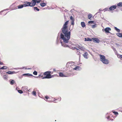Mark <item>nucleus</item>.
<instances>
[{"label":"nucleus","instance_id":"obj_43","mask_svg":"<svg viewBox=\"0 0 122 122\" xmlns=\"http://www.w3.org/2000/svg\"><path fill=\"white\" fill-rule=\"evenodd\" d=\"M102 11V10L101 9H100L99 10V11Z\"/></svg>","mask_w":122,"mask_h":122},{"label":"nucleus","instance_id":"obj_47","mask_svg":"<svg viewBox=\"0 0 122 122\" xmlns=\"http://www.w3.org/2000/svg\"><path fill=\"white\" fill-rule=\"evenodd\" d=\"M41 76V75H40L39 76Z\"/></svg>","mask_w":122,"mask_h":122},{"label":"nucleus","instance_id":"obj_3","mask_svg":"<svg viewBox=\"0 0 122 122\" xmlns=\"http://www.w3.org/2000/svg\"><path fill=\"white\" fill-rule=\"evenodd\" d=\"M100 60L102 61L103 63L106 64H108L109 63V61L108 60L105 58V56L102 55L100 54Z\"/></svg>","mask_w":122,"mask_h":122},{"label":"nucleus","instance_id":"obj_4","mask_svg":"<svg viewBox=\"0 0 122 122\" xmlns=\"http://www.w3.org/2000/svg\"><path fill=\"white\" fill-rule=\"evenodd\" d=\"M44 75L46 76L42 77V79H44L45 78H51L52 76L51 75V72L46 71L44 73Z\"/></svg>","mask_w":122,"mask_h":122},{"label":"nucleus","instance_id":"obj_35","mask_svg":"<svg viewBox=\"0 0 122 122\" xmlns=\"http://www.w3.org/2000/svg\"><path fill=\"white\" fill-rule=\"evenodd\" d=\"M92 28H95L96 26V24H95L94 25H92Z\"/></svg>","mask_w":122,"mask_h":122},{"label":"nucleus","instance_id":"obj_33","mask_svg":"<svg viewBox=\"0 0 122 122\" xmlns=\"http://www.w3.org/2000/svg\"><path fill=\"white\" fill-rule=\"evenodd\" d=\"M18 92L20 94H21L23 93V92L21 90H18Z\"/></svg>","mask_w":122,"mask_h":122},{"label":"nucleus","instance_id":"obj_25","mask_svg":"<svg viewBox=\"0 0 122 122\" xmlns=\"http://www.w3.org/2000/svg\"><path fill=\"white\" fill-rule=\"evenodd\" d=\"M23 76H32V75L31 74L29 73H26V74H23Z\"/></svg>","mask_w":122,"mask_h":122},{"label":"nucleus","instance_id":"obj_26","mask_svg":"<svg viewBox=\"0 0 122 122\" xmlns=\"http://www.w3.org/2000/svg\"><path fill=\"white\" fill-rule=\"evenodd\" d=\"M114 29L118 32H120V30L118 29L117 27H115Z\"/></svg>","mask_w":122,"mask_h":122},{"label":"nucleus","instance_id":"obj_24","mask_svg":"<svg viewBox=\"0 0 122 122\" xmlns=\"http://www.w3.org/2000/svg\"><path fill=\"white\" fill-rule=\"evenodd\" d=\"M45 98L46 99V101H48V102H50V101L47 100L48 99H49V97H48L47 96H45Z\"/></svg>","mask_w":122,"mask_h":122},{"label":"nucleus","instance_id":"obj_1","mask_svg":"<svg viewBox=\"0 0 122 122\" xmlns=\"http://www.w3.org/2000/svg\"><path fill=\"white\" fill-rule=\"evenodd\" d=\"M68 22L69 20L65 22L61 29L62 33L60 34L61 38L63 40V41L65 43H67L68 42L70 37L71 32L68 31L67 26Z\"/></svg>","mask_w":122,"mask_h":122},{"label":"nucleus","instance_id":"obj_9","mask_svg":"<svg viewBox=\"0 0 122 122\" xmlns=\"http://www.w3.org/2000/svg\"><path fill=\"white\" fill-rule=\"evenodd\" d=\"M73 64L74 63L73 62H68L67 63L66 66L67 67H69L72 66Z\"/></svg>","mask_w":122,"mask_h":122},{"label":"nucleus","instance_id":"obj_45","mask_svg":"<svg viewBox=\"0 0 122 122\" xmlns=\"http://www.w3.org/2000/svg\"><path fill=\"white\" fill-rule=\"evenodd\" d=\"M53 71H56V70H55V69H54V70H53Z\"/></svg>","mask_w":122,"mask_h":122},{"label":"nucleus","instance_id":"obj_36","mask_svg":"<svg viewBox=\"0 0 122 122\" xmlns=\"http://www.w3.org/2000/svg\"><path fill=\"white\" fill-rule=\"evenodd\" d=\"M88 23L89 24H90L91 23L92 24V23H94V21H88Z\"/></svg>","mask_w":122,"mask_h":122},{"label":"nucleus","instance_id":"obj_13","mask_svg":"<svg viewBox=\"0 0 122 122\" xmlns=\"http://www.w3.org/2000/svg\"><path fill=\"white\" fill-rule=\"evenodd\" d=\"M16 73L15 71H9L6 72V73L8 74H15Z\"/></svg>","mask_w":122,"mask_h":122},{"label":"nucleus","instance_id":"obj_34","mask_svg":"<svg viewBox=\"0 0 122 122\" xmlns=\"http://www.w3.org/2000/svg\"><path fill=\"white\" fill-rule=\"evenodd\" d=\"M33 95L36 96V92L35 91H33L32 92Z\"/></svg>","mask_w":122,"mask_h":122},{"label":"nucleus","instance_id":"obj_6","mask_svg":"<svg viewBox=\"0 0 122 122\" xmlns=\"http://www.w3.org/2000/svg\"><path fill=\"white\" fill-rule=\"evenodd\" d=\"M59 76L62 77H66L69 76L68 74H64L62 72H59Z\"/></svg>","mask_w":122,"mask_h":122},{"label":"nucleus","instance_id":"obj_5","mask_svg":"<svg viewBox=\"0 0 122 122\" xmlns=\"http://www.w3.org/2000/svg\"><path fill=\"white\" fill-rule=\"evenodd\" d=\"M32 1L30 3V6L32 7L34 6L36 4V3H39L41 1V0H32Z\"/></svg>","mask_w":122,"mask_h":122},{"label":"nucleus","instance_id":"obj_32","mask_svg":"<svg viewBox=\"0 0 122 122\" xmlns=\"http://www.w3.org/2000/svg\"><path fill=\"white\" fill-rule=\"evenodd\" d=\"M111 117L110 116H109L108 117H107V118L109 120H112V121L113 120V119H112L111 118Z\"/></svg>","mask_w":122,"mask_h":122},{"label":"nucleus","instance_id":"obj_8","mask_svg":"<svg viewBox=\"0 0 122 122\" xmlns=\"http://www.w3.org/2000/svg\"><path fill=\"white\" fill-rule=\"evenodd\" d=\"M23 5L24 7L30 6V2L28 1H24V2Z\"/></svg>","mask_w":122,"mask_h":122},{"label":"nucleus","instance_id":"obj_17","mask_svg":"<svg viewBox=\"0 0 122 122\" xmlns=\"http://www.w3.org/2000/svg\"><path fill=\"white\" fill-rule=\"evenodd\" d=\"M83 56L84 57L86 58H87V52H86L83 54Z\"/></svg>","mask_w":122,"mask_h":122},{"label":"nucleus","instance_id":"obj_29","mask_svg":"<svg viewBox=\"0 0 122 122\" xmlns=\"http://www.w3.org/2000/svg\"><path fill=\"white\" fill-rule=\"evenodd\" d=\"M7 69V67L5 66H4L3 67H1L0 69Z\"/></svg>","mask_w":122,"mask_h":122},{"label":"nucleus","instance_id":"obj_19","mask_svg":"<svg viewBox=\"0 0 122 122\" xmlns=\"http://www.w3.org/2000/svg\"><path fill=\"white\" fill-rule=\"evenodd\" d=\"M61 43L62 45L65 47H68V46L67 45H66L64 43L62 42H61Z\"/></svg>","mask_w":122,"mask_h":122},{"label":"nucleus","instance_id":"obj_31","mask_svg":"<svg viewBox=\"0 0 122 122\" xmlns=\"http://www.w3.org/2000/svg\"><path fill=\"white\" fill-rule=\"evenodd\" d=\"M112 112L114 113V114L116 115H118V113L116 112L115 111H112Z\"/></svg>","mask_w":122,"mask_h":122},{"label":"nucleus","instance_id":"obj_44","mask_svg":"<svg viewBox=\"0 0 122 122\" xmlns=\"http://www.w3.org/2000/svg\"><path fill=\"white\" fill-rule=\"evenodd\" d=\"M31 68H28V69H31Z\"/></svg>","mask_w":122,"mask_h":122},{"label":"nucleus","instance_id":"obj_42","mask_svg":"<svg viewBox=\"0 0 122 122\" xmlns=\"http://www.w3.org/2000/svg\"><path fill=\"white\" fill-rule=\"evenodd\" d=\"M119 57L120 58H121L122 59V55H120L119 56Z\"/></svg>","mask_w":122,"mask_h":122},{"label":"nucleus","instance_id":"obj_38","mask_svg":"<svg viewBox=\"0 0 122 122\" xmlns=\"http://www.w3.org/2000/svg\"><path fill=\"white\" fill-rule=\"evenodd\" d=\"M33 74L35 75H37V72L36 71H34L33 72Z\"/></svg>","mask_w":122,"mask_h":122},{"label":"nucleus","instance_id":"obj_39","mask_svg":"<svg viewBox=\"0 0 122 122\" xmlns=\"http://www.w3.org/2000/svg\"><path fill=\"white\" fill-rule=\"evenodd\" d=\"M25 87L24 86H23L22 87V90H23L24 91H25V90L24 91V89H25ZM26 88L25 89V90H27V89L26 88Z\"/></svg>","mask_w":122,"mask_h":122},{"label":"nucleus","instance_id":"obj_28","mask_svg":"<svg viewBox=\"0 0 122 122\" xmlns=\"http://www.w3.org/2000/svg\"><path fill=\"white\" fill-rule=\"evenodd\" d=\"M34 9L35 10H36L38 11L39 10H40L39 9H38L37 7H34Z\"/></svg>","mask_w":122,"mask_h":122},{"label":"nucleus","instance_id":"obj_40","mask_svg":"<svg viewBox=\"0 0 122 122\" xmlns=\"http://www.w3.org/2000/svg\"><path fill=\"white\" fill-rule=\"evenodd\" d=\"M0 64L1 65H3V62H1L0 61Z\"/></svg>","mask_w":122,"mask_h":122},{"label":"nucleus","instance_id":"obj_23","mask_svg":"<svg viewBox=\"0 0 122 122\" xmlns=\"http://www.w3.org/2000/svg\"><path fill=\"white\" fill-rule=\"evenodd\" d=\"M46 4L45 3H40V5L42 7H43L46 5Z\"/></svg>","mask_w":122,"mask_h":122},{"label":"nucleus","instance_id":"obj_37","mask_svg":"<svg viewBox=\"0 0 122 122\" xmlns=\"http://www.w3.org/2000/svg\"><path fill=\"white\" fill-rule=\"evenodd\" d=\"M79 68V66H76L75 68L74 69L77 70Z\"/></svg>","mask_w":122,"mask_h":122},{"label":"nucleus","instance_id":"obj_2","mask_svg":"<svg viewBox=\"0 0 122 122\" xmlns=\"http://www.w3.org/2000/svg\"><path fill=\"white\" fill-rule=\"evenodd\" d=\"M100 60L102 61L103 63L106 64H108L109 63V61L108 60L105 58V56L102 55L100 54Z\"/></svg>","mask_w":122,"mask_h":122},{"label":"nucleus","instance_id":"obj_18","mask_svg":"<svg viewBox=\"0 0 122 122\" xmlns=\"http://www.w3.org/2000/svg\"><path fill=\"white\" fill-rule=\"evenodd\" d=\"M24 7L23 5H20L18 6L17 7L18 9H21Z\"/></svg>","mask_w":122,"mask_h":122},{"label":"nucleus","instance_id":"obj_10","mask_svg":"<svg viewBox=\"0 0 122 122\" xmlns=\"http://www.w3.org/2000/svg\"><path fill=\"white\" fill-rule=\"evenodd\" d=\"M70 19L71 20V24L73 25H74V21H75V19L72 17V16H71L70 17Z\"/></svg>","mask_w":122,"mask_h":122},{"label":"nucleus","instance_id":"obj_11","mask_svg":"<svg viewBox=\"0 0 122 122\" xmlns=\"http://www.w3.org/2000/svg\"><path fill=\"white\" fill-rule=\"evenodd\" d=\"M93 41L94 42L98 43L100 42V41L98 39L96 38H92Z\"/></svg>","mask_w":122,"mask_h":122},{"label":"nucleus","instance_id":"obj_20","mask_svg":"<svg viewBox=\"0 0 122 122\" xmlns=\"http://www.w3.org/2000/svg\"><path fill=\"white\" fill-rule=\"evenodd\" d=\"M116 35L118 37H122V33H116Z\"/></svg>","mask_w":122,"mask_h":122},{"label":"nucleus","instance_id":"obj_15","mask_svg":"<svg viewBox=\"0 0 122 122\" xmlns=\"http://www.w3.org/2000/svg\"><path fill=\"white\" fill-rule=\"evenodd\" d=\"M92 14H89L88 15V19L90 20H92Z\"/></svg>","mask_w":122,"mask_h":122},{"label":"nucleus","instance_id":"obj_41","mask_svg":"<svg viewBox=\"0 0 122 122\" xmlns=\"http://www.w3.org/2000/svg\"><path fill=\"white\" fill-rule=\"evenodd\" d=\"M105 10H108L109 11L110 10H109L108 9V8H105Z\"/></svg>","mask_w":122,"mask_h":122},{"label":"nucleus","instance_id":"obj_16","mask_svg":"<svg viewBox=\"0 0 122 122\" xmlns=\"http://www.w3.org/2000/svg\"><path fill=\"white\" fill-rule=\"evenodd\" d=\"M3 78L5 80H7L8 78L7 75H4Z\"/></svg>","mask_w":122,"mask_h":122},{"label":"nucleus","instance_id":"obj_14","mask_svg":"<svg viewBox=\"0 0 122 122\" xmlns=\"http://www.w3.org/2000/svg\"><path fill=\"white\" fill-rule=\"evenodd\" d=\"M85 41H92V39H91L90 38H85Z\"/></svg>","mask_w":122,"mask_h":122},{"label":"nucleus","instance_id":"obj_30","mask_svg":"<svg viewBox=\"0 0 122 122\" xmlns=\"http://www.w3.org/2000/svg\"><path fill=\"white\" fill-rule=\"evenodd\" d=\"M78 47L81 50H82L83 49V47L82 46H80L78 45Z\"/></svg>","mask_w":122,"mask_h":122},{"label":"nucleus","instance_id":"obj_12","mask_svg":"<svg viewBox=\"0 0 122 122\" xmlns=\"http://www.w3.org/2000/svg\"><path fill=\"white\" fill-rule=\"evenodd\" d=\"M111 30V29L109 27H107L105 29V31L106 33H109V31H110Z\"/></svg>","mask_w":122,"mask_h":122},{"label":"nucleus","instance_id":"obj_7","mask_svg":"<svg viewBox=\"0 0 122 122\" xmlns=\"http://www.w3.org/2000/svg\"><path fill=\"white\" fill-rule=\"evenodd\" d=\"M117 6L116 5H113L110 7L109 9L110 11H113L114 9H116Z\"/></svg>","mask_w":122,"mask_h":122},{"label":"nucleus","instance_id":"obj_46","mask_svg":"<svg viewBox=\"0 0 122 122\" xmlns=\"http://www.w3.org/2000/svg\"><path fill=\"white\" fill-rule=\"evenodd\" d=\"M17 9V8H15V9Z\"/></svg>","mask_w":122,"mask_h":122},{"label":"nucleus","instance_id":"obj_22","mask_svg":"<svg viewBox=\"0 0 122 122\" xmlns=\"http://www.w3.org/2000/svg\"><path fill=\"white\" fill-rule=\"evenodd\" d=\"M117 5L119 7H122V2H119L117 4Z\"/></svg>","mask_w":122,"mask_h":122},{"label":"nucleus","instance_id":"obj_21","mask_svg":"<svg viewBox=\"0 0 122 122\" xmlns=\"http://www.w3.org/2000/svg\"><path fill=\"white\" fill-rule=\"evenodd\" d=\"M81 25L82 27L83 28H84L86 26L85 23L84 22H81Z\"/></svg>","mask_w":122,"mask_h":122},{"label":"nucleus","instance_id":"obj_27","mask_svg":"<svg viewBox=\"0 0 122 122\" xmlns=\"http://www.w3.org/2000/svg\"><path fill=\"white\" fill-rule=\"evenodd\" d=\"M15 82V81L14 80H12L10 81V84L11 85H13Z\"/></svg>","mask_w":122,"mask_h":122}]
</instances>
